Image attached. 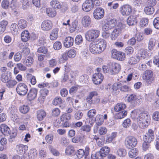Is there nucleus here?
Returning a JSON list of instances; mask_svg holds the SVG:
<instances>
[{
    "label": "nucleus",
    "mask_w": 159,
    "mask_h": 159,
    "mask_svg": "<svg viewBox=\"0 0 159 159\" xmlns=\"http://www.w3.org/2000/svg\"><path fill=\"white\" fill-rule=\"evenodd\" d=\"M125 28V25L121 23H118L111 33V39L112 40H115L121 33V30Z\"/></svg>",
    "instance_id": "f257e3e1"
},
{
    "label": "nucleus",
    "mask_w": 159,
    "mask_h": 159,
    "mask_svg": "<svg viewBox=\"0 0 159 159\" xmlns=\"http://www.w3.org/2000/svg\"><path fill=\"white\" fill-rule=\"evenodd\" d=\"M100 34L99 30H89L85 34L86 39L89 41H92L94 39L98 38Z\"/></svg>",
    "instance_id": "f03ea898"
},
{
    "label": "nucleus",
    "mask_w": 159,
    "mask_h": 159,
    "mask_svg": "<svg viewBox=\"0 0 159 159\" xmlns=\"http://www.w3.org/2000/svg\"><path fill=\"white\" fill-rule=\"evenodd\" d=\"M117 23V21L116 19H111L105 22L102 26V30L103 31H108L115 27Z\"/></svg>",
    "instance_id": "7ed1b4c3"
},
{
    "label": "nucleus",
    "mask_w": 159,
    "mask_h": 159,
    "mask_svg": "<svg viewBox=\"0 0 159 159\" xmlns=\"http://www.w3.org/2000/svg\"><path fill=\"white\" fill-rule=\"evenodd\" d=\"M137 140L135 137L129 136L126 138L125 140V144L126 147L129 149L134 147L137 144Z\"/></svg>",
    "instance_id": "20e7f679"
},
{
    "label": "nucleus",
    "mask_w": 159,
    "mask_h": 159,
    "mask_svg": "<svg viewBox=\"0 0 159 159\" xmlns=\"http://www.w3.org/2000/svg\"><path fill=\"white\" fill-rule=\"evenodd\" d=\"M153 75V73L152 70H147L143 72L142 78L143 80L146 81L147 83L150 84L154 80Z\"/></svg>",
    "instance_id": "39448f33"
},
{
    "label": "nucleus",
    "mask_w": 159,
    "mask_h": 159,
    "mask_svg": "<svg viewBox=\"0 0 159 159\" xmlns=\"http://www.w3.org/2000/svg\"><path fill=\"white\" fill-rule=\"evenodd\" d=\"M16 90L19 95L24 96L27 93L28 89L27 86L25 83H20L17 85Z\"/></svg>",
    "instance_id": "423d86ee"
},
{
    "label": "nucleus",
    "mask_w": 159,
    "mask_h": 159,
    "mask_svg": "<svg viewBox=\"0 0 159 159\" xmlns=\"http://www.w3.org/2000/svg\"><path fill=\"white\" fill-rule=\"evenodd\" d=\"M110 73L111 75L118 73L120 71L121 66L117 63H113L109 65Z\"/></svg>",
    "instance_id": "0eeeda50"
},
{
    "label": "nucleus",
    "mask_w": 159,
    "mask_h": 159,
    "mask_svg": "<svg viewBox=\"0 0 159 159\" xmlns=\"http://www.w3.org/2000/svg\"><path fill=\"white\" fill-rule=\"evenodd\" d=\"M132 7L129 5L122 6L120 8V12L123 16H128L132 12Z\"/></svg>",
    "instance_id": "6e6552de"
},
{
    "label": "nucleus",
    "mask_w": 159,
    "mask_h": 159,
    "mask_svg": "<svg viewBox=\"0 0 159 159\" xmlns=\"http://www.w3.org/2000/svg\"><path fill=\"white\" fill-rule=\"evenodd\" d=\"M95 42L101 53H102L105 50L106 48V42L104 39H98L96 40Z\"/></svg>",
    "instance_id": "1a4fd4ad"
},
{
    "label": "nucleus",
    "mask_w": 159,
    "mask_h": 159,
    "mask_svg": "<svg viewBox=\"0 0 159 159\" xmlns=\"http://www.w3.org/2000/svg\"><path fill=\"white\" fill-rule=\"evenodd\" d=\"M103 78V76L102 73L98 72L93 75L92 80L95 84L98 85L102 83Z\"/></svg>",
    "instance_id": "9d476101"
},
{
    "label": "nucleus",
    "mask_w": 159,
    "mask_h": 159,
    "mask_svg": "<svg viewBox=\"0 0 159 159\" xmlns=\"http://www.w3.org/2000/svg\"><path fill=\"white\" fill-rule=\"evenodd\" d=\"M93 6L92 0H86L83 4L82 9L85 11L88 12L93 8Z\"/></svg>",
    "instance_id": "9b49d317"
},
{
    "label": "nucleus",
    "mask_w": 159,
    "mask_h": 159,
    "mask_svg": "<svg viewBox=\"0 0 159 159\" xmlns=\"http://www.w3.org/2000/svg\"><path fill=\"white\" fill-rule=\"evenodd\" d=\"M144 142L149 143L152 141L154 139V132L151 129L148 130V132L143 137Z\"/></svg>",
    "instance_id": "f8f14e48"
},
{
    "label": "nucleus",
    "mask_w": 159,
    "mask_h": 159,
    "mask_svg": "<svg viewBox=\"0 0 159 159\" xmlns=\"http://www.w3.org/2000/svg\"><path fill=\"white\" fill-rule=\"evenodd\" d=\"M94 17L97 20H99L103 17L104 16L103 9L101 7H98L94 11Z\"/></svg>",
    "instance_id": "ddd939ff"
},
{
    "label": "nucleus",
    "mask_w": 159,
    "mask_h": 159,
    "mask_svg": "<svg viewBox=\"0 0 159 159\" xmlns=\"http://www.w3.org/2000/svg\"><path fill=\"white\" fill-rule=\"evenodd\" d=\"M95 42L91 43L89 45L90 52L93 54H98L101 53Z\"/></svg>",
    "instance_id": "4468645a"
},
{
    "label": "nucleus",
    "mask_w": 159,
    "mask_h": 159,
    "mask_svg": "<svg viewBox=\"0 0 159 159\" xmlns=\"http://www.w3.org/2000/svg\"><path fill=\"white\" fill-rule=\"evenodd\" d=\"M38 93V90L34 88H31L29 91L28 93L27 98L30 101L33 100L37 96Z\"/></svg>",
    "instance_id": "2eb2a0df"
},
{
    "label": "nucleus",
    "mask_w": 159,
    "mask_h": 159,
    "mask_svg": "<svg viewBox=\"0 0 159 159\" xmlns=\"http://www.w3.org/2000/svg\"><path fill=\"white\" fill-rule=\"evenodd\" d=\"M150 116L147 117L141 121H139L138 122V124L139 126L142 129L146 128L148 127L150 123Z\"/></svg>",
    "instance_id": "dca6fc26"
},
{
    "label": "nucleus",
    "mask_w": 159,
    "mask_h": 159,
    "mask_svg": "<svg viewBox=\"0 0 159 159\" xmlns=\"http://www.w3.org/2000/svg\"><path fill=\"white\" fill-rule=\"evenodd\" d=\"M150 116L149 113L147 112H141L138 115L136 114L134 118L135 120L137 121L138 122L139 121H141V120L149 117Z\"/></svg>",
    "instance_id": "f3484780"
},
{
    "label": "nucleus",
    "mask_w": 159,
    "mask_h": 159,
    "mask_svg": "<svg viewBox=\"0 0 159 159\" xmlns=\"http://www.w3.org/2000/svg\"><path fill=\"white\" fill-rule=\"evenodd\" d=\"M48 92V90L46 89H41L40 91V95L38 98V101L41 103H43Z\"/></svg>",
    "instance_id": "a211bd4d"
},
{
    "label": "nucleus",
    "mask_w": 159,
    "mask_h": 159,
    "mask_svg": "<svg viewBox=\"0 0 159 159\" xmlns=\"http://www.w3.org/2000/svg\"><path fill=\"white\" fill-rule=\"evenodd\" d=\"M52 24L50 20H46L44 21L41 24V28L44 31H48L51 29Z\"/></svg>",
    "instance_id": "6ab92c4d"
},
{
    "label": "nucleus",
    "mask_w": 159,
    "mask_h": 159,
    "mask_svg": "<svg viewBox=\"0 0 159 159\" xmlns=\"http://www.w3.org/2000/svg\"><path fill=\"white\" fill-rule=\"evenodd\" d=\"M11 72L9 71L2 73L0 77L1 80L4 83H6L11 79Z\"/></svg>",
    "instance_id": "aec40b11"
},
{
    "label": "nucleus",
    "mask_w": 159,
    "mask_h": 159,
    "mask_svg": "<svg viewBox=\"0 0 159 159\" xmlns=\"http://www.w3.org/2000/svg\"><path fill=\"white\" fill-rule=\"evenodd\" d=\"M91 23V19L89 16H83L81 19V24L84 27H87L89 26Z\"/></svg>",
    "instance_id": "412c9836"
},
{
    "label": "nucleus",
    "mask_w": 159,
    "mask_h": 159,
    "mask_svg": "<svg viewBox=\"0 0 159 159\" xmlns=\"http://www.w3.org/2000/svg\"><path fill=\"white\" fill-rule=\"evenodd\" d=\"M74 42V39L70 36L65 38L64 41V45L66 48H69L72 46Z\"/></svg>",
    "instance_id": "4be33fe9"
},
{
    "label": "nucleus",
    "mask_w": 159,
    "mask_h": 159,
    "mask_svg": "<svg viewBox=\"0 0 159 159\" xmlns=\"http://www.w3.org/2000/svg\"><path fill=\"white\" fill-rule=\"evenodd\" d=\"M28 149V147L27 146L22 144L17 145L16 147V151L18 154H23Z\"/></svg>",
    "instance_id": "5701e85b"
},
{
    "label": "nucleus",
    "mask_w": 159,
    "mask_h": 159,
    "mask_svg": "<svg viewBox=\"0 0 159 159\" xmlns=\"http://www.w3.org/2000/svg\"><path fill=\"white\" fill-rule=\"evenodd\" d=\"M148 56L147 52L144 49H140L138 51L136 55L137 58H138L140 61L142 58L144 59Z\"/></svg>",
    "instance_id": "b1692460"
},
{
    "label": "nucleus",
    "mask_w": 159,
    "mask_h": 159,
    "mask_svg": "<svg viewBox=\"0 0 159 159\" xmlns=\"http://www.w3.org/2000/svg\"><path fill=\"white\" fill-rule=\"evenodd\" d=\"M0 130L5 135H8L10 134V128L5 124H2L0 126Z\"/></svg>",
    "instance_id": "393cba45"
},
{
    "label": "nucleus",
    "mask_w": 159,
    "mask_h": 159,
    "mask_svg": "<svg viewBox=\"0 0 159 159\" xmlns=\"http://www.w3.org/2000/svg\"><path fill=\"white\" fill-rule=\"evenodd\" d=\"M110 151V148L107 146H104L102 148L99 152L102 157L104 158L106 157Z\"/></svg>",
    "instance_id": "a878e982"
},
{
    "label": "nucleus",
    "mask_w": 159,
    "mask_h": 159,
    "mask_svg": "<svg viewBox=\"0 0 159 159\" xmlns=\"http://www.w3.org/2000/svg\"><path fill=\"white\" fill-rule=\"evenodd\" d=\"M136 16L131 15L127 19V22L129 25H133L137 23Z\"/></svg>",
    "instance_id": "bb28decb"
},
{
    "label": "nucleus",
    "mask_w": 159,
    "mask_h": 159,
    "mask_svg": "<svg viewBox=\"0 0 159 159\" xmlns=\"http://www.w3.org/2000/svg\"><path fill=\"white\" fill-rule=\"evenodd\" d=\"M50 5L55 9H59L61 7V3L57 0H52L50 2Z\"/></svg>",
    "instance_id": "cd10ccee"
},
{
    "label": "nucleus",
    "mask_w": 159,
    "mask_h": 159,
    "mask_svg": "<svg viewBox=\"0 0 159 159\" xmlns=\"http://www.w3.org/2000/svg\"><path fill=\"white\" fill-rule=\"evenodd\" d=\"M58 29L55 28L52 30L50 35V38L51 40H56L58 36Z\"/></svg>",
    "instance_id": "c85d7f7f"
},
{
    "label": "nucleus",
    "mask_w": 159,
    "mask_h": 159,
    "mask_svg": "<svg viewBox=\"0 0 159 159\" xmlns=\"http://www.w3.org/2000/svg\"><path fill=\"white\" fill-rule=\"evenodd\" d=\"M30 36L29 33L27 30H25L22 32L21 34V38L23 42H26L30 39Z\"/></svg>",
    "instance_id": "c756f323"
},
{
    "label": "nucleus",
    "mask_w": 159,
    "mask_h": 159,
    "mask_svg": "<svg viewBox=\"0 0 159 159\" xmlns=\"http://www.w3.org/2000/svg\"><path fill=\"white\" fill-rule=\"evenodd\" d=\"M22 61L24 64L28 66H31L34 62V59L31 57L29 56L25 59H23Z\"/></svg>",
    "instance_id": "7c9ffc66"
},
{
    "label": "nucleus",
    "mask_w": 159,
    "mask_h": 159,
    "mask_svg": "<svg viewBox=\"0 0 159 159\" xmlns=\"http://www.w3.org/2000/svg\"><path fill=\"white\" fill-rule=\"evenodd\" d=\"M103 115L98 114L96 116L95 120L97 125L100 126L102 125L104 122V120L102 118Z\"/></svg>",
    "instance_id": "2f4dec72"
},
{
    "label": "nucleus",
    "mask_w": 159,
    "mask_h": 159,
    "mask_svg": "<svg viewBox=\"0 0 159 159\" xmlns=\"http://www.w3.org/2000/svg\"><path fill=\"white\" fill-rule=\"evenodd\" d=\"M126 107L125 104L123 103H118L115 106L114 110L116 112H118L125 109Z\"/></svg>",
    "instance_id": "473e14b6"
},
{
    "label": "nucleus",
    "mask_w": 159,
    "mask_h": 159,
    "mask_svg": "<svg viewBox=\"0 0 159 159\" xmlns=\"http://www.w3.org/2000/svg\"><path fill=\"white\" fill-rule=\"evenodd\" d=\"M46 12L48 16L51 17H55L57 14L56 11L55 10L50 8H47Z\"/></svg>",
    "instance_id": "72a5a7b5"
},
{
    "label": "nucleus",
    "mask_w": 159,
    "mask_h": 159,
    "mask_svg": "<svg viewBox=\"0 0 159 159\" xmlns=\"http://www.w3.org/2000/svg\"><path fill=\"white\" fill-rule=\"evenodd\" d=\"M156 43L155 40L152 38L150 39L149 40L148 45V49L149 51H152L155 46Z\"/></svg>",
    "instance_id": "f704fd0d"
},
{
    "label": "nucleus",
    "mask_w": 159,
    "mask_h": 159,
    "mask_svg": "<svg viewBox=\"0 0 159 159\" xmlns=\"http://www.w3.org/2000/svg\"><path fill=\"white\" fill-rule=\"evenodd\" d=\"M46 113L42 110H39L37 112V118L39 121L42 120L46 116Z\"/></svg>",
    "instance_id": "c9c22d12"
},
{
    "label": "nucleus",
    "mask_w": 159,
    "mask_h": 159,
    "mask_svg": "<svg viewBox=\"0 0 159 159\" xmlns=\"http://www.w3.org/2000/svg\"><path fill=\"white\" fill-rule=\"evenodd\" d=\"M127 114V111L124 110L117 113L115 115V116L116 118L121 119L126 116Z\"/></svg>",
    "instance_id": "e433bc0d"
},
{
    "label": "nucleus",
    "mask_w": 159,
    "mask_h": 159,
    "mask_svg": "<svg viewBox=\"0 0 159 159\" xmlns=\"http://www.w3.org/2000/svg\"><path fill=\"white\" fill-rule=\"evenodd\" d=\"M144 11L146 14L150 15L153 13L154 12V9L153 7L148 6L144 8Z\"/></svg>",
    "instance_id": "4c0bfd02"
},
{
    "label": "nucleus",
    "mask_w": 159,
    "mask_h": 159,
    "mask_svg": "<svg viewBox=\"0 0 159 159\" xmlns=\"http://www.w3.org/2000/svg\"><path fill=\"white\" fill-rule=\"evenodd\" d=\"M37 151L35 149H31L29 153V157L31 159H34L37 156Z\"/></svg>",
    "instance_id": "58836bf2"
},
{
    "label": "nucleus",
    "mask_w": 159,
    "mask_h": 159,
    "mask_svg": "<svg viewBox=\"0 0 159 159\" xmlns=\"http://www.w3.org/2000/svg\"><path fill=\"white\" fill-rule=\"evenodd\" d=\"M19 110L21 113L25 114L28 112L30 107L27 105H23L19 107Z\"/></svg>",
    "instance_id": "ea45409f"
},
{
    "label": "nucleus",
    "mask_w": 159,
    "mask_h": 159,
    "mask_svg": "<svg viewBox=\"0 0 159 159\" xmlns=\"http://www.w3.org/2000/svg\"><path fill=\"white\" fill-rule=\"evenodd\" d=\"M71 116L70 114L65 113L61 116L60 119L61 121H65L71 119Z\"/></svg>",
    "instance_id": "a19ab883"
},
{
    "label": "nucleus",
    "mask_w": 159,
    "mask_h": 159,
    "mask_svg": "<svg viewBox=\"0 0 159 159\" xmlns=\"http://www.w3.org/2000/svg\"><path fill=\"white\" fill-rule=\"evenodd\" d=\"M18 24L19 27L21 29L25 28L27 25V22L25 20L21 19L18 21Z\"/></svg>",
    "instance_id": "79ce46f5"
},
{
    "label": "nucleus",
    "mask_w": 159,
    "mask_h": 159,
    "mask_svg": "<svg viewBox=\"0 0 159 159\" xmlns=\"http://www.w3.org/2000/svg\"><path fill=\"white\" fill-rule=\"evenodd\" d=\"M75 151L74 147L71 145L68 146L65 149V152L66 155H70L74 153Z\"/></svg>",
    "instance_id": "37998d69"
},
{
    "label": "nucleus",
    "mask_w": 159,
    "mask_h": 159,
    "mask_svg": "<svg viewBox=\"0 0 159 159\" xmlns=\"http://www.w3.org/2000/svg\"><path fill=\"white\" fill-rule=\"evenodd\" d=\"M27 77L29 81H30L32 85H34L36 83L35 77L31 74H28Z\"/></svg>",
    "instance_id": "c03bdc74"
},
{
    "label": "nucleus",
    "mask_w": 159,
    "mask_h": 159,
    "mask_svg": "<svg viewBox=\"0 0 159 159\" xmlns=\"http://www.w3.org/2000/svg\"><path fill=\"white\" fill-rule=\"evenodd\" d=\"M138 154V151L136 148L131 149L129 152V157L133 158L135 157Z\"/></svg>",
    "instance_id": "a18cd8bd"
},
{
    "label": "nucleus",
    "mask_w": 159,
    "mask_h": 159,
    "mask_svg": "<svg viewBox=\"0 0 159 159\" xmlns=\"http://www.w3.org/2000/svg\"><path fill=\"white\" fill-rule=\"evenodd\" d=\"M96 114V111L95 109H92L89 110L87 113V116L89 119L92 120V118Z\"/></svg>",
    "instance_id": "49530a36"
},
{
    "label": "nucleus",
    "mask_w": 159,
    "mask_h": 159,
    "mask_svg": "<svg viewBox=\"0 0 159 159\" xmlns=\"http://www.w3.org/2000/svg\"><path fill=\"white\" fill-rule=\"evenodd\" d=\"M78 24V21L77 20H74L72 23L70 25V31L71 32H73L75 31L76 29Z\"/></svg>",
    "instance_id": "de8ad7c7"
},
{
    "label": "nucleus",
    "mask_w": 159,
    "mask_h": 159,
    "mask_svg": "<svg viewBox=\"0 0 159 159\" xmlns=\"http://www.w3.org/2000/svg\"><path fill=\"white\" fill-rule=\"evenodd\" d=\"M18 27L16 24H12L11 25V30L12 34H17Z\"/></svg>",
    "instance_id": "09e8293b"
},
{
    "label": "nucleus",
    "mask_w": 159,
    "mask_h": 159,
    "mask_svg": "<svg viewBox=\"0 0 159 159\" xmlns=\"http://www.w3.org/2000/svg\"><path fill=\"white\" fill-rule=\"evenodd\" d=\"M103 158L99 152L92 154L91 157V159H103Z\"/></svg>",
    "instance_id": "8fccbe9b"
},
{
    "label": "nucleus",
    "mask_w": 159,
    "mask_h": 159,
    "mask_svg": "<svg viewBox=\"0 0 159 159\" xmlns=\"http://www.w3.org/2000/svg\"><path fill=\"white\" fill-rule=\"evenodd\" d=\"M139 61L138 58L136 59L135 57H132L129 59L128 63L130 65H134L137 64Z\"/></svg>",
    "instance_id": "3c124183"
},
{
    "label": "nucleus",
    "mask_w": 159,
    "mask_h": 159,
    "mask_svg": "<svg viewBox=\"0 0 159 159\" xmlns=\"http://www.w3.org/2000/svg\"><path fill=\"white\" fill-rule=\"evenodd\" d=\"M6 86L9 88H12L17 84V82L15 80H9L7 82Z\"/></svg>",
    "instance_id": "603ef678"
},
{
    "label": "nucleus",
    "mask_w": 159,
    "mask_h": 159,
    "mask_svg": "<svg viewBox=\"0 0 159 159\" xmlns=\"http://www.w3.org/2000/svg\"><path fill=\"white\" fill-rule=\"evenodd\" d=\"M137 99L136 96L133 94H131L128 97L127 101L128 102L131 103L134 102Z\"/></svg>",
    "instance_id": "864d4df0"
},
{
    "label": "nucleus",
    "mask_w": 159,
    "mask_h": 159,
    "mask_svg": "<svg viewBox=\"0 0 159 159\" xmlns=\"http://www.w3.org/2000/svg\"><path fill=\"white\" fill-rule=\"evenodd\" d=\"M83 116V113L80 111H77L74 115L75 119L79 120L82 118Z\"/></svg>",
    "instance_id": "5fc2aeb1"
},
{
    "label": "nucleus",
    "mask_w": 159,
    "mask_h": 159,
    "mask_svg": "<svg viewBox=\"0 0 159 159\" xmlns=\"http://www.w3.org/2000/svg\"><path fill=\"white\" fill-rule=\"evenodd\" d=\"M120 90L122 92H127L130 90V88L128 86L124 85L123 82H121V85L120 86Z\"/></svg>",
    "instance_id": "6e6d98bb"
},
{
    "label": "nucleus",
    "mask_w": 159,
    "mask_h": 159,
    "mask_svg": "<svg viewBox=\"0 0 159 159\" xmlns=\"http://www.w3.org/2000/svg\"><path fill=\"white\" fill-rule=\"evenodd\" d=\"M148 19L147 18H142L140 22V25L141 27H144L148 25Z\"/></svg>",
    "instance_id": "4d7b16f0"
},
{
    "label": "nucleus",
    "mask_w": 159,
    "mask_h": 159,
    "mask_svg": "<svg viewBox=\"0 0 159 159\" xmlns=\"http://www.w3.org/2000/svg\"><path fill=\"white\" fill-rule=\"evenodd\" d=\"M134 52L133 48L131 46L128 47L126 48L125 52L127 55H130L133 53Z\"/></svg>",
    "instance_id": "13d9d810"
},
{
    "label": "nucleus",
    "mask_w": 159,
    "mask_h": 159,
    "mask_svg": "<svg viewBox=\"0 0 159 159\" xmlns=\"http://www.w3.org/2000/svg\"><path fill=\"white\" fill-rule=\"evenodd\" d=\"M131 124V121L130 119L128 118L124 121L122 125L124 127L127 128L130 126Z\"/></svg>",
    "instance_id": "bf43d9fd"
},
{
    "label": "nucleus",
    "mask_w": 159,
    "mask_h": 159,
    "mask_svg": "<svg viewBox=\"0 0 159 159\" xmlns=\"http://www.w3.org/2000/svg\"><path fill=\"white\" fill-rule=\"evenodd\" d=\"M62 103V100L60 97H56L52 101V104L55 106L59 104Z\"/></svg>",
    "instance_id": "052dcab7"
},
{
    "label": "nucleus",
    "mask_w": 159,
    "mask_h": 159,
    "mask_svg": "<svg viewBox=\"0 0 159 159\" xmlns=\"http://www.w3.org/2000/svg\"><path fill=\"white\" fill-rule=\"evenodd\" d=\"M117 154L120 157H123L126 155V150L123 148L119 149L117 151Z\"/></svg>",
    "instance_id": "680f3d73"
},
{
    "label": "nucleus",
    "mask_w": 159,
    "mask_h": 159,
    "mask_svg": "<svg viewBox=\"0 0 159 159\" xmlns=\"http://www.w3.org/2000/svg\"><path fill=\"white\" fill-rule=\"evenodd\" d=\"M9 2L8 0H3L1 2L2 7L5 9H7L9 6Z\"/></svg>",
    "instance_id": "e2e57ef3"
},
{
    "label": "nucleus",
    "mask_w": 159,
    "mask_h": 159,
    "mask_svg": "<svg viewBox=\"0 0 159 159\" xmlns=\"http://www.w3.org/2000/svg\"><path fill=\"white\" fill-rule=\"evenodd\" d=\"M60 110L58 108H56L52 110V115L54 117L60 115Z\"/></svg>",
    "instance_id": "0e129e2a"
},
{
    "label": "nucleus",
    "mask_w": 159,
    "mask_h": 159,
    "mask_svg": "<svg viewBox=\"0 0 159 159\" xmlns=\"http://www.w3.org/2000/svg\"><path fill=\"white\" fill-rule=\"evenodd\" d=\"M76 155L79 158H82L84 156H85L84 150L83 149H79L77 152Z\"/></svg>",
    "instance_id": "69168bd1"
},
{
    "label": "nucleus",
    "mask_w": 159,
    "mask_h": 159,
    "mask_svg": "<svg viewBox=\"0 0 159 159\" xmlns=\"http://www.w3.org/2000/svg\"><path fill=\"white\" fill-rule=\"evenodd\" d=\"M76 55V51L74 49H71L68 51L67 53L68 56L70 58L75 57Z\"/></svg>",
    "instance_id": "338daca9"
},
{
    "label": "nucleus",
    "mask_w": 159,
    "mask_h": 159,
    "mask_svg": "<svg viewBox=\"0 0 159 159\" xmlns=\"http://www.w3.org/2000/svg\"><path fill=\"white\" fill-rule=\"evenodd\" d=\"M153 25L155 28L159 29V17L154 19L153 21Z\"/></svg>",
    "instance_id": "774afa93"
}]
</instances>
